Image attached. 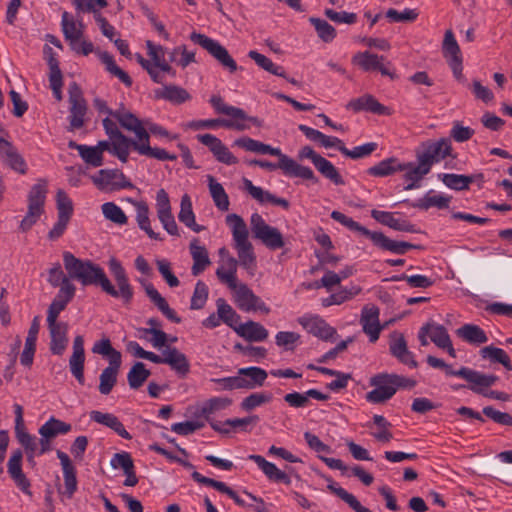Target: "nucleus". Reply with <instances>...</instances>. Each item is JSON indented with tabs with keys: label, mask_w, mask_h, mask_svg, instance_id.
Listing matches in <instances>:
<instances>
[{
	"label": "nucleus",
	"mask_w": 512,
	"mask_h": 512,
	"mask_svg": "<svg viewBox=\"0 0 512 512\" xmlns=\"http://www.w3.org/2000/svg\"><path fill=\"white\" fill-rule=\"evenodd\" d=\"M63 263L68 277L60 283V289L56 297L68 302L73 299L76 288L69 280L72 279L80 282L83 286H100L107 295L120 298L124 304L131 303L134 295L133 287L124 267L115 257L109 259L108 266L118 289L111 283L103 268L91 260H82L73 253L65 251L63 253Z\"/></svg>",
	"instance_id": "nucleus-1"
},
{
	"label": "nucleus",
	"mask_w": 512,
	"mask_h": 512,
	"mask_svg": "<svg viewBox=\"0 0 512 512\" xmlns=\"http://www.w3.org/2000/svg\"><path fill=\"white\" fill-rule=\"evenodd\" d=\"M375 388L366 394V400L373 404L391 399L399 388H413L416 381L397 374L380 373L370 379Z\"/></svg>",
	"instance_id": "nucleus-2"
},
{
	"label": "nucleus",
	"mask_w": 512,
	"mask_h": 512,
	"mask_svg": "<svg viewBox=\"0 0 512 512\" xmlns=\"http://www.w3.org/2000/svg\"><path fill=\"white\" fill-rule=\"evenodd\" d=\"M226 223L232 230L235 248L238 253V263L245 269H253L256 266V256L253 246L248 240V229L243 218L237 214H229L226 216Z\"/></svg>",
	"instance_id": "nucleus-3"
},
{
	"label": "nucleus",
	"mask_w": 512,
	"mask_h": 512,
	"mask_svg": "<svg viewBox=\"0 0 512 512\" xmlns=\"http://www.w3.org/2000/svg\"><path fill=\"white\" fill-rule=\"evenodd\" d=\"M275 156L278 157V163H272L267 160L254 159L249 161L248 164L250 166H259L269 171L281 169L286 176L298 177L303 180H310L314 184L319 182V179L315 176L313 170L310 167L300 165L294 159L290 158L286 154H283L281 150L280 155Z\"/></svg>",
	"instance_id": "nucleus-4"
},
{
	"label": "nucleus",
	"mask_w": 512,
	"mask_h": 512,
	"mask_svg": "<svg viewBox=\"0 0 512 512\" xmlns=\"http://www.w3.org/2000/svg\"><path fill=\"white\" fill-rule=\"evenodd\" d=\"M46 194L45 181H39L32 186L28 195V211L19 226L22 232L30 230L43 214Z\"/></svg>",
	"instance_id": "nucleus-5"
},
{
	"label": "nucleus",
	"mask_w": 512,
	"mask_h": 512,
	"mask_svg": "<svg viewBox=\"0 0 512 512\" xmlns=\"http://www.w3.org/2000/svg\"><path fill=\"white\" fill-rule=\"evenodd\" d=\"M250 225L254 238L259 239L267 248L277 250L285 245L281 232L268 225L260 214L251 215Z\"/></svg>",
	"instance_id": "nucleus-6"
},
{
	"label": "nucleus",
	"mask_w": 512,
	"mask_h": 512,
	"mask_svg": "<svg viewBox=\"0 0 512 512\" xmlns=\"http://www.w3.org/2000/svg\"><path fill=\"white\" fill-rule=\"evenodd\" d=\"M351 62L358 66L364 72H380L382 76H388L391 79L397 77L392 64L383 55H378L370 51L357 52L352 56Z\"/></svg>",
	"instance_id": "nucleus-7"
},
{
	"label": "nucleus",
	"mask_w": 512,
	"mask_h": 512,
	"mask_svg": "<svg viewBox=\"0 0 512 512\" xmlns=\"http://www.w3.org/2000/svg\"><path fill=\"white\" fill-rule=\"evenodd\" d=\"M190 39L200 45L211 56H213L224 68L233 73L238 69L236 61L230 56L228 50L218 41L197 32L190 34Z\"/></svg>",
	"instance_id": "nucleus-8"
},
{
	"label": "nucleus",
	"mask_w": 512,
	"mask_h": 512,
	"mask_svg": "<svg viewBox=\"0 0 512 512\" xmlns=\"http://www.w3.org/2000/svg\"><path fill=\"white\" fill-rule=\"evenodd\" d=\"M68 95L70 104L68 117L69 130L74 131L84 126L88 107L83 92L76 82L70 83Z\"/></svg>",
	"instance_id": "nucleus-9"
},
{
	"label": "nucleus",
	"mask_w": 512,
	"mask_h": 512,
	"mask_svg": "<svg viewBox=\"0 0 512 512\" xmlns=\"http://www.w3.org/2000/svg\"><path fill=\"white\" fill-rule=\"evenodd\" d=\"M422 148L421 152L416 153V158L430 169L433 164L441 162L452 153V144L449 138L426 141L422 143Z\"/></svg>",
	"instance_id": "nucleus-10"
},
{
	"label": "nucleus",
	"mask_w": 512,
	"mask_h": 512,
	"mask_svg": "<svg viewBox=\"0 0 512 512\" xmlns=\"http://www.w3.org/2000/svg\"><path fill=\"white\" fill-rule=\"evenodd\" d=\"M380 309L374 304L365 305L361 310L360 324L363 332L374 343L379 339L380 333L390 322L381 325L379 321Z\"/></svg>",
	"instance_id": "nucleus-11"
},
{
	"label": "nucleus",
	"mask_w": 512,
	"mask_h": 512,
	"mask_svg": "<svg viewBox=\"0 0 512 512\" xmlns=\"http://www.w3.org/2000/svg\"><path fill=\"white\" fill-rule=\"evenodd\" d=\"M230 289L235 292V302L242 311L270 312V308L246 284L236 283V287Z\"/></svg>",
	"instance_id": "nucleus-12"
},
{
	"label": "nucleus",
	"mask_w": 512,
	"mask_h": 512,
	"mask_svg": "<svg viewBox=\"0 0 512 512\" xmlns=\"http://www.w3.org/2000/svg\"><path fill=\"white\" fill-rule=\"evenodd\" d=\"M23 451L21 449H15L11 452V455L7 462V472L15 485L26 495L31 496V482L26 477L22 469Z\"/></svg>",
	"instance_id": "nucleus-13"
},
{
	"label": "nucleus",
	"mask_w": 512,
	"mask_h": 512,
	"mask_svg": "<svg viewBox=\"0 0 512 512\" xmlns=\"http://www.w3.org/2000/svg\"><path fill=\"white\" fill-rule=\"evenodd\" d=\"M113 118L119 122L123 129L133 132L137 141L141 142L142 140H147L149 133L146 130L145 121H141L135 114L125 109L123 106L115 110Z\"/></svg>",
	"instance_id": "nucleus-14"
},
{
	"label": "nucleus",
	"mask_w": 512,
	"mask_h": 512,
	"mask_svg": "<svg viewBox=\"0 0 512 512\" xmlns=\"http://www.w3.org/2000/svg\"><path fill=\"white\" fill-rule=\"evenodd\" d=\"M209 102L218 114L230 116V120L240 121L243 123L248 121L257 127H261L263 125L262 120L257 117L248 116L243 109L227 105L220 95H212Z\"/></svg>",
	"instance_id": "nucleus-15"
},
{
	"label": "nucleus",
	"mask_w": 512,
	"mask_h": 512,
	"mask_svg": "<svg viewBox=\"0 0 512 512\" xmlns=\"http://www.w3.org/2000/svg\"><path fill=\"white\" fill-rule=\"evenodd\" d=\"M443 54L447 58L453 74L459 78L462 75V56L460 47L455 39L452 30H447L443 40Z\"/></svg>",
	"instance_id": "nucleus-16"
},
{
	"label": "nucleus",
	"mask_w": 512,
	"mask_h": 512,
	"mask_svg": "<svg viewBox=\"0 0 512 512\" xmlns=\"http://www.w3.org/2000/svg\"><path fill=\"white\" fill-rule=\"evenodd\" d=\"M299 323L308 333L323 341H330L337 334L336 329L319 316H303L299 319Z\"/></svg>",
	"instance_id": "nucleus-17"
},
{
	"label": "nucleus",
	"mask_w": 512,
	"mask_h": 512,
	"mask_svg": "<svg viewBox=\"0 0 512 512\" xmlns=\"http://www.w3.org/2000/svg\"><path fill=\"white\" fill-rule=\"evenodd\" d=\"M346 109L355 113L366 111L377 115H390V109L381 104L373 95L365 94L361 97L351 99L346 104Z\"/></svg>",
	"instance_id": "nucleus-18"
},
{
	"label": "nucleus",
	"mask_w": 512,
	"mask_h": 512,
	"mask_svg": "<svg viewBox=\"0 0 512 512\" xmlns=\"http://www.w3.org/2000/svg\"><path fill=\"white\" fill-rule=\"evenodd\" d=\"M370 240L376 247H378L382 250H385V251H390V252L398 254V255H403L410 249H420L421 248L420 245H415V244L405 242V241L392 240V239L388 238L387 236H385L382 232H376V231L373 232Z\"/></svg>",
	"instance_id": "nucleus-19"
},
{
	"label": "nucleus",
	"mask_w": 512,
	"mask_h": 512,
	"mask_svg": "<svg viewBox=\"0 0 512 512\" xmlns=\"http://www.w3.org/2000/svg\"><path fill=\"white\" fill-rule=\"evenodd\" d=\"M165 364L178 375L179 378H186L190 373V362L187 356L176 347L167 346L163 351Z\"/></svg>",
	"instance_id": "nucleus-20"
},
{
	"label": "nucleus",
	"mask_w": 512,
	"mask_h": 512,
	"mask_svg": "<svg viewBox=\"0 0 512 512\" xmlns=\"http://www.w3.org/2000/svg\"><path fill=\"white\" fill-rule=\"evenodd\" d=\"M248 459L255 462L259 469L270 481L276 483H284L286 485L291 484V478L289 474L278 469L274 463L267 461L263 456L251 454L248 456Z\"/></svg>",
	"instance_id": "nucleus-21"
},
{
	"label": "nucleus",
	"mask_w": 512,
	"mask_h": 512,
	"mask_svg": "<svg viewBox=\"0 0 512 512\" xmlns=\"http://www.w3.org/2000/svg\"><path fill=\"white\" fill-rule=\"evenodd\" d=\"M391 355L397 358L402 364L409 367H417V362L414 360L412 352L408 350L406 340L402 334L393 332L389 344Z\"/></svg>",
	"instance_id": "nucleus-22"
},
{
	"label": "nucleus",
	"mask_w": 512,
	"mask_h": 512,
	"mask_svg": "<svg viewBox=\"0 0 512 512\" xmlns=\"http://www.w3.org/2000/svg\"><path fill=\"white\" fill-rule=\"evenodd\" d=\"M243 184L245 190L251 195L252 198L257 200L259 203H271L276 206H280L285 210L290 208V203L284 198L277 197L269 191L263 190L261 187L255 186L251 180L244 179Z\"/></svg>",
	"instance_id": "nucleus-23"
},
{
	"label": "nucleus",
	"mask_w": 512,
	"mask_h": 512,
	"mask_svg": "<svg viewBox=\"0 0 512 512\" xmlns=\"http://www.w3.org/2000/svg\"><path fill=\"white\" fill-rule=\"evenodd\" d=\"M498 376L493 374H484L467 367L464 380L469 383L468 388L476 394L485 392V388L491 387L498 381Z\"/></svg>",
	"instance_id": "nucleus-24"
},
{
	"label": "nucleus",
	"mask_w": 512,
	"mask_h": 512,
	"mask_svg": "<svg viewBox=\"0 0 512 512\" xmlns=\"http://www.w3.org/2000/svg\"><path fill=\"white\" fill-rule=\"evenodd\" d=\"M418 164L415 165L413 162L401 163V166H405L403 178L408 183L405 186V190H413L420 187V182L427 175L431 169L427 167L421 160H417Z\"/></svg>",
	"instance_id": "nucleus-25"
},
{
	"label": "nucleus",
	"mask_w": 512,
	"mask_h": 512,
	"mask_svg": "<svg viewBox=\"0 0 512 512\" xmlns=\"http://www.w3.org/2000/svg\"><path fill=\"white\" fill-rule=\"evenodd\" d=\"M0 152L4 153L7 166L20 174H26V162L11 142L0 138Z\"/></svg>",
	"instance_id": "nucleus-26"
},
{
	"label": "nucleus",
	"mask_w": 512,
	"mask_h": 512,
	"mask_svg": "<svg viewBox=\"0 0 512 512\" xmlns=\"http://www.w3.org/2000/svg\"><path fill=\"white\" fill-rule=\"evenodd\" d=\"M90 419L112 429L120 437L126 440H130L132 438L131 434L125 429L122 422L112 413H103L101 411L93 410L90 412Z\"/></svg>",
	"instance_id": "nucleus-27"
},
{
	"label": "nucleus",
	"mask_w": 512,
	"mask_h": 512,
	"mask_svg": "<svg viewBox=\"0 0 512 512\" xmlns=\"http://www.w3.org/2000/svg\"><path fill=\"white\" fill-rule=\"evenodd\" d=\"M48 328L51 337L50 350L53 354L61 355L66 349L68 343L66 336L68 326L64 322L57 321L53 324L48 323Z\"/></svg>",
	"instance_id": "nucleus-28"
},
{
	"label": "nucleus",
	"mask_w": 512,
	"mask_h": 512,
	"mask_svg": "<svg viewBox=\"0 0 512 512\" xmlns=\"http://www.w3.org/2000/svg\"><path fill=\"white\" fill-rule=\"evenodd\" d=\"M371 216L377 222L381 223L382 225L388 226L396 231L411 233L416 232L415 225L411 224L406 220H400L395 218L392 212L373 209L371 211Z\"/></svg>",
	"instance_id": "nucleus-29"
},
{
	"label": "nucleus",
	"mask_w": 512,
	"mask_h": 512,
	"mask_svg": "<svg viewBox=\"0 0 512 512\" xmlns=\"http://www.w3.org/2000/svg\"><path fill=\"white\" fill-rule=\"evenodd\" d=\"M191 476H192L193 480L196 481L197 483L213 487L214 489L218 490L219 492L226 494L231 499H233L234 502L238 506L248 507L249 504H247L242 498H240L238 496V494L233 489L228 487L224 482L217 481L212 478L203 476L202 474H200L197 471H193Z\"/></svg>",
	"instance_id": "nucleus-30"
},
{
	"label": "nucleus",
	"mask_w": 512,
	"mask_h": 512,
	"mask_svg": "<svg viewBox=\"0 0 512 512\" xmlns=\"http://www.w3.org/2000/svg\"><path fill=\"white\" fill-rule=\"evenodd\" d=\"M189 250L193 259V265L191 268L192 275L198 276L211 263L208 256V251L204 246L199 245V240L197 238H194L191 241Z\"/></svg>",
	"instance_id": "nucleus-31"
},
{
	"label": "nucleus",
	"mask_w": 512,
	"mask_h": 512,
	"mask_svg": "<svg viewBox=\"0 0 512 512\" xmlns=\"http://www.w3.org/2000/svg\"><path fill=\"white\" fill-rule=\"evenodd\" d=\"M57 457L61 462L66 493L68 497H72L77 490L76 469L65 452L58 450Z\"/></svg>",
	"instance_id": "nucleus-32"
},
{
	"label": "nucleus",
	"mask_w": 512,
	"mask_h": 512,
	"mask_svg": "<svg viewBox=\"0 0 512 512\" xmlns=\"http://www.w3.org/2000/svg\"><path fill=\"white\" fill-rule=\"evenodd\" d=\"M237 267L238 260L231 255H227L225 259L221 261V265L216 270L217 278L229 288L236 287L237 283Z\"/></svg>",
	"instance_id": "nucleus-33"
},
{
	"label": "nucleus",
	"mask_w": 512,
	"mask_h": 512,
	"mask_svg": "<svg viewBox=\"0 0 512 512\" xmlns=\"http://www.w3.org/2000/svg\"><path fill=\"white\" fill-rule=\"evenodd\" d=\"M145 292L150 300L157 306L162 314L173 323H180L181 318L177 316L176 312L170 308L165 298L158 292V290L151 283L144 285Z\"/></svg>",
	"instance_id": "nucleus-34"
},
{
	"label": "nucleus",
	"mask_w": 512,
	"mask_h": 512,
	"mask_svg": "<svg viewBox=\"0 0 512 512\" xmlns=\"http://www.w3.org/2000/svg\"><path fill=\"white\" fill-rule=\"evenodd\" d=\"M234 331L248 341H264L268 337L267 329L258 322L249 320L246 323L239 324Z\"/></svg>",
	"instance_id": "nucleus-35"
},
{
	"label": "nucleus",
	"mask_w": 512,
	"mask_h": 512,
	"mask_svg": "<svg viewBox=\"0 0 512 512\" xmlns=\"http://www.w3.org/2000/svg\"><path fill=\"white\" fill-rule=\"evenodd\" d=\"M157 99H164L174 105H180L191 99L190 93L177 85H164L162 89L155 90Z\"/></svg>",
	"instance_id": "nucleus-36"
},
{
	"label": "nucleus",
	"mask_w": 512,
	"mask_h": 512,
	"mask_svg": "<svg viewBox=\"0 0 512 512\" xmlns=\"http://www.w3.org/2000/svg\"><path fill=\"white\" fill-rule=\"evenodd\" d=\"M238 374L242 377L245 385L242 389H253L261 387L267 379V372L260 367H246L238 370Z\"/></svg>",
	"instance_id": "nucleus-37"
},
{
	"label": "nucleus",
	"mask_w": 512,
	"mask_h": 512,
	"mask_svg": "<svg viewBox=\"0 0 512 512\" xmlns=\"http://www.w3.org/2000/svg\"><path fill=\"white\" fill-rule=\"evenodd\" d=\"M456 334L463 341L472 345H481L488 341L486 332L475 324H464L456 330Z\"/></svg>",
	"instance_id": "nucleus-38"
},
{
	"label": "nucleus",
	"mask_w": 512,
	"mask_h": 512,
	"mask_svg": "<svg viewBox=\"0 0 512 512\" xmlns=\"http://www.w3.org/2000/svg\"><path fill=\"white\" fill-rule=\"evenodd\" d=\"M451 202L450 196L434 194L432 190L428 191L422 198L412 203V207L420 210H429L432 207L438 209H447Z\"/></svg>",
	"instance_id": "nucleus-39"
},
{
	"label": "nucleus",
	"mask_w": 512,
	"mask_h": 512,
	"mask_svg": "<svg viewBox=\"0 0 512 512\" xmlns=\"http://www.w3.org/2000/svg\"><path fill=\"white\" fill-rule=\"evenodd\" d=\"M217 126H223L225 128H233L238 131H244L250 128V125L247 123H243L240 121H233V120H227V119H207V120H198V121H192L189 123V127L195 130L202 129V128H215Z\"/></svg>",
	"instance_id": "nucleus-40"
},
{
	"label": "nucleus",
	"mask_w": 512,
	"mask_h": 512,
	"mask_svg": "<svg viewBox=\"0 0 512 512\" xmlns=\"http://www.w3.org/2000/svg\"><path fill=\"white\" fill-rule=\"evenodd\" d=\"M405 168V166H401V162L397 158L390 157L368 168L367 173L374 177H387Z\"/></svg>",
	"instance_id": "nucleus-41"
},
{
	"label": "nucleus",
	"mask_w": 512,
	"mask_h": 512,
	"mask_svg": "<svg viewBox=\"0 0 512 512\" xmlns=\"http://www.w3.org/2000/svg\"><path fill=\"white\" fill-rule=\"evenodd\" d=\"M121 367V363H109L102 371L99 377V392L108 395L117 383V376Z\"/></svg>",
	"instance_id": "nucleus-42"
},
{
	"label": "nucleus",
	"mask_w": 512,
	"mask_h": 512,
	"mask_svg": "<svg viewBox=\"0 0 512 512\" xmlns=\"http://www.w3.org/2000/svg\"><path fill=\"white\" fill-rule=\"evenodd\" d=\"M179 221L192 229L194 232L199 233L204 230V227L198 225L195 221V214L192 209V202L187 194L181 198L180 212L178 214Z\"/></svg>",
	"instance_id": "nucleus-43"
},
{
	"label": "nucleus",
	"mask_w": 512,
	"mask_h": 512,
	"mask_svg": "<svg viewBox=\"0 0 512 512\" xmlns=\"http://www.w3.org/2000/svg\"><path fill=\"white\" fill-rule=\"evenodd\" d=\"M135 151L140 155L148 156L150 158H155L160 161L171 160L174 161L177 159V156L174 154H169L163 148H153L150 146V135L147 136V140H142L141 143H134Z\"/></svg>",
	"instance_id": "nucleus-44"
},
{
	"label": "nucleus",
	"mask_w": 512,
	"mask_h": 512,
	"mask_svg": "<svg viewBox=\"0 0 512 512\" xmlns=\"http://www.w3.org/2000/svg\"><path fill=\"white\" fill-rule=\"evenodd\" d=\"M327 480L329 482L327 488L330 490V492L348 504L349 507L355 512H372L367 507H364L353 494L347 492L344 488L337 486L336 483L330 478Z\"/></svg>",
	"instance_id": "nucleus-45"
},
{
	"label": "nucleus",
	"mask_w": 512,
	"mask_h": 512,
	"mask_svg": "<svg viewBox=\"0 0 512 512\" xmlns=\"http://www.w3.org/2000/svg\"><path fill=\"white\" fill-rule=\"evenodd\" d=\"M235 145L245 149L246 151L260 153V154H269V155H280V148L272 147L268 144L262 143L258 140L243 137L239 138L235 141Z\"/></svg>",
	"instance_id": "nucleus-46"
},
{
	"label": "nucleus",
	"mask_w": 512,
	"mask_h": 512,
	"mask_svg": "<svg viewBox=\"0 0 512 512\" xmlns=\"http://www.w3.org/2000/svg\"><path fill=\"white\" fill-rule=\"evenodd\" d=\"M232 404V400L227 397H213L205 401L200 409V416L204 417L209 423L214 421L211 415L228 408Z\"/></svg>",
	"instance_id": "nucleus-47"
},
{
	"label": "nucleus",
	"mask_w": 512,
	"mask_h": 512,
	"mask_svg": "<svg viewBox=\"0 0 512 512\" xmlns=\"http://www.w3.org/2000/svg\"><path fill=\"white\" fill-rule=\"evenodd\" d=\"M136 220L141 230L154 240H162L159 233L153 231L150 225L149 208L145 202H136Z\"/></svg>",
	"instance_id": "nucleus-48"
},
{
	"label": "nucleus",
	"mask_w": 512,
	"mask_h": 512,
	"mask_svg": "<svg viewBox=\"0 0 512 512\" xmlns=\"http://www.w3.org/2000/svg\"><path fill=\"white\" fill-rule=\"evenodd\" d=\"M61 28L70 47H74V43L82 39L81 29L77 28L76 21L71 19L70 14L66 11L62 14Z\"/></svg>",
	"instance_id": "nucleus-49"
},
{
	"label": "nucleus",
	"mask_w": 512,
	"mask_h": 512,
	"mask_svg": "<svg viewBox=\"0 0 512 512\" xmlns=\"http://www.w3.org/2000/svg\"><path fill=\"white\" fill-rule=\"evenodd\" d=\"M99 58L111 75L117 77L126 87L132 86L133 81L131 77L128 73L117 66L112 55L108 52H100Z\"/></svg>",
	"instance_id": "nucleus-50"
},
{
	"label": "nucleus",
	"mask_w": 512,
	"mask_h": 512,
	"mask_svg": "<svg viewBox=\"0 0 512 512\" xmlns=\"http://www.w3.org/2000/svg\"><path fill=\"white\" fill-rule=\"evenodd\" d=\"M217 314L219 315L221 321H223L227 326L232 328H237L240 320V316L236 313V311L229 305L224 298H218L216 300Z\"/></svg>",
	"instance_id": "nucleus-51"
},
{
	"label": "nucleus",
	"mask_w": 512,
	"mask_h": 512,
	"mask_svg": "<svg viewBox=\"0 0 512 512\" xmlns=\"http://www.w3.org/2000/svg\"><path fill=\"white\" fill-rule=\"evenodd\" d=\"M483 359H489L492 363L502 364L507 370L512 371V364L508 354L501 348L485 346L479 351Z\"/></svg>",
	"instance_id": "nucleus-52"
},
{
	"label": "nucleus",
	"mask_w": 512,
	"mask_h": 512,
	"mask_svg": "<svg viewBox=\"0 0 512 512\" xmlns=\"http://www.w3.org/2000/svg\"><path fill=\"white\" fill-rule=\"evenodd\" d=\"M209 190L216 207L221 211L229 209V198L223 186L211 175L208 176Z\"/></svg>",
	"instance_id": "nucleus-53"
},
{
	"label": "nucleus",
	"mask_w": 512,
	"mask_h": 512,
	"mask_svg": "<svg viewBox=\"0 0 512 512\" xmlns=\"http://www.w3.org/2000/svg\"><path fill=\"white\" fill-rule=\"evenodd\" d=\"M151 372L146 369L143 362H136L127 374L128 384L131 389H139L149 378Z\"/></svg>",
	"instance_id": "nucleus-54"
},
{
	"label": "nucleus",
	"mask_w": 512,
	"mask_h": 512,
	"mask_svg": "<svg viewBox=\"0 0 512 512\" xmlns=\"http://www.w3.org/2000/svg\"><path fill=\"white\" fill-rule=\"evenodd\" d=\"M248 57L254 60L255 63L263 70L279 77H286L284 68L274 64L272 60L266 57L265 55L255 50H251L248 53Z\"/></svg>",
	"instance_id": "nucleus-55"
},
{
	"label": "nucleus",
	"mask_w": 512,
	"mask_h": 512,
	"mask_svg": "<svg viewBox=\"0 0 512 512\" xmlns=\"http://www.w3.org/2000/svg\"><path fill=\"white\" fill-rule=\"evenodd\" d=\"M323 177L330 180L335 185H344V179L337 168L323 156L314 165Z\"/></svg>",
	"instance_id": "nucleus-56"
},
{
	"label": "nucleus",
	"mask_w": 512,
	"mask_h": 512,
	"mask_svg": "<svg viewBox=\"0 0 512 512\" xmlns=\"http://www.w3.org/2000/svg\"><path fill=\"white\" fill-rule=\"evenodd\" d=\"M43 433L54 439L58 435H64L71 431L72 427L69 423L51 417L40 428Z\"/></svg>",
	"instance_id": "nucleus-57"
},
{
	"label": "nucleus",
	"mask_w": 512,
	"mask_h": 512,
	"mask_svg": "<svg viewBox=\"0 0 512 512\" xmlns=\"http://www.w3.org/2000/svg\"><path fill=\"white\" fill-rule=\"evenodd\" d=\"M441 180L450 189L462 191L469 188L474 178L473 176L446 173L441 176Z\"/></svg>",
	"instance_id": "nucleus-58"
},
{
	"label": "nucleus",
	"mask_w": 512,
	"mask_h": 512,
	"mask_svg": "<svg viewBox=\"0 0 512 512\" xmlns=\"http://www.w3.org/2000/svg\"><path fill=\"white\" fill-rule=\"evenodd\" d=\"M331 218L335 220L336 222L342 224L346 228H348L351 231H356L362 234L363 236H366L367 238L371 239V235L374 231H370L369 229L365 228L364 226L360 225L358 222L354 221L351 217H348L344 213L340 211H332Z\"/></svg>",
	"instance_id": "nucleus-59"
},
{
	"label": "nucleus",
	"mask_w": 512,
	"mask_h": 512,
	"mask_svg": "<svg viewBox=\"0 0 512 512\" xmlns=\"http://www.w3.org/2000/svg\"><path fill=\"white\" fill-rule=\"evenodd\" d=\"M92 352L108 357L109 363H122L121 353L112 347L109 338L97 341L92 348Z\"/></svg>",
	"instance_id": "nucleus-60"
},
{
	"label": "nucleus",
	"mask_w": 512,
	"mask_h": 512,
	"mask_svg": "<svg viewBox=\"0 0 512 512\" xmlns=\"http://www.w3.org/2000/svg\"><path fill=\"white\" fill-rule=\"evenodd\" d=\"M309 21L314 26L318 37L322 41L329 43L334 40L336 37V30L331 24L325 20L315 17H311Z\"/></svg>",
	"instance_id": "nucleus-61"
},
{
	"label": "nucleus",
	"mask_w": 512,
	"mask_h": 512,
	"mask_svg": "<svg viewBox=\"0 0 512 512\" xmlns=\"http://www.w3.org/2000/svg\"><path fill=\"white\" fill-rule=\"evenodd\" d=\"M102 213L104 217L111 222L124 225L127 223L128 218L123 212V210L113 202H106L102 205Z\"/></svg>",
	"instance_id": "nucleus-62"
},
{
	"label": "nucleus",
	"mask_w": 512,
	"mask_h": 512,
	"mask_svg": "<svg viewBox=\"0 0 512 512\" xmlns=\"http://www.w3.org/2000/svg\"><path fill=\"white\" fill-rule=\"evenodd\" d=\"M117 175V169H101L97 175L92 176V181L99 189H109L112 191V184L117 178Z\"/></svg>",
	"instance_id": "nucleus-63"
},
{
	"label": "nucleus",
	"mask_w": 512,
	"mask_h": 512,
	"mask_svg": "<svg viewBox=\"0 0 512 512\" xmlns=\"http://www.w3.org/2000/svg\"><path fill=\"white\" fill-rule=\"evenodd\" d=\"M208 286L201 280H199L194 288L193 295L191 297L190 308L193 310L202 309L208 299Z\"/></svg>",
	"instance_id": "nucleus-64"
}]
</instances>
